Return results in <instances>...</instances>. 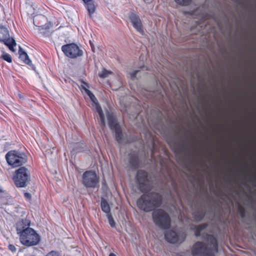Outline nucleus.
<instances>
[{"label": "nucleus", "mask_w": 256, "mask_h": 256, "mask_svg": "<svg viewBox=\"0 0 256 256\" xmlns=\"http://www.w3.org/2000/svg\"><path fill=\"white\" fill-rule=\"evenodd\" d=\"M136 180L139 190L145 194L137 201L138 207L144 212L153 211L152 220L156 226L162 229H168L171 224L168 214L162 209H156L162 204V196L156 192H150L153 187L152 182L148 178L146 172L140 170L137 172Z\"/></svg>", "instance_id": "nucleus-1"}, {"label": "nucleus", "mask_w": 256, "mask_h": 256, "mask_svg": "<svg viewBox=\"0 0 256 256\" xmlns=\"http://www.w3.org/2000/svg\"><path fill=\"white\" fill-rule=\"evenodd\" d=\"M30 222L22 220L17 224L16 232L20 235V240L26 246H36L40 240V236L33 228L30 227Z\"/></svg>", "instance_id": "nucleus-2"}, {"label": "nucleus", "mask_w": 256, "mask_h": 256, "mask_svg": "<svg viewBox=\"0 0 256 256\" xmlns=\"http://www.w3.org/2000/svg\"><path fill=\"white\" fill-rule=\"evenodd\" d=\"M217 240L211 234H206V242H196L192 250L194 256H215L218 252Z\"/></svg>", "instance_id": "nucleus-3"}, {"label": "nucleus", "mask_w": 256, "mask_h": 256, "mask_svg": "<svg viewBox=\"0 0 256 256\" xmlns=\"http://www.w3.org/2000/svg\"><path fill=\"white\" fill-rule=\"evenodd\" d=\"M107 118L110 128L115 133L116 141L119 144L130 142V141L126 138L122 132L121 126L118 122L116 116L112 113L108 112L107 114Z\"/></svg>", "instance_id": "nucleus-4"}, {"label": "nucleus", "mask_w": 256, "mask_h": 256, "mask_svg": "<svg viewBox=\"0 0 256 256\" xmlns=\"http://www.w3.org/2000/svg\"><path fill=\"white\" fill-rule=\"evenodd\" d=\"M13 180L16 187H26L30 180V171L25 166L20 167L15 171Z\"/></svg>", "instance_id": "nucleus-5"}, {"label": "nucleus", "mask_w": 256, "mask_h": 256, "mask_svg": "<svg viewBox=\"0 0 256 256\" xmlns=\"http://www.w3.org/2000/svg\"><path fill=\"white\" fill-rule=\"evenodd\" d=\"M8 164L13 168L20 166L28 160L26 155L18 150L9 151L5 156Z\"/></svg>", "instance_id": "nucleus-6"}, {"label": "nucleus", "mask_w": 256, "mask_h": 256, "mask_svg": "<svg viewBox=\"0 0 256 256\" xmlns=\"http://www.w3.org/2000/svg\"><path fill=\"white\" fill-rule=\"evenodd\" d=\"M62 50L67 57L70 58H76L82 56L84 54L83 50L74 43L62 46Z\"/></svg>", "instance_id": "nucleus-7"}, {"label": "nucleus", "mask_w": 256, "mask_h": 256, "mask_svg": "<svg viewBox=\"0 0 256 256\" xmlns=\"http://www.w3.org/2000/svg\"><path fill=\"white\" fill-rule=\"evenodd\" d=\"M98 177L94 172L88 170L82 174V184L86 188H96L98 187Z\"/></svg>", "instance_id": "nucleus-8"}, {"label": "nucleus", "mask_w": 256, "mask_h": 256, "mask_svg": "<svg viewBox=\"0 0 256 256\" xmlns=\"http://www.w3.org/2000/svg\"><path fill=\"white\" fill-rule=\"evenodd\" d=\"M128 18L134 28L140 34H143L142 22L139 16L136 13L130 12L128 14Z\"/></svg>", "instance_id": "nucleus-9"}, {"label": "nucleus", "mask_w": 256, "mask_h": 256, "mask_svg": "<svg viewBox=\"0 0 256 256\" xmlns=\"http://www.w3.org/2000/svg\"><path fill=\"white\" fill-rule=\"evenodd\" d=\"M85 90H86V94L89 96L91 100L94 102V103L95 104V105H96L95 108L99 115L101 124L102 126H106V122H105V120H104V114L103 112V111L102 110L101 106L98 104V100H96L95 96L90 92V91L87 89H86Z\"/></svg>", "instance_id": "nucleus-10"}, {"label": "nucleus", "mask_w": 256, "mask_h": 256, "mask_svg": "<svg viewBox=\"0 0 256 256\" xmlns=\"http://www.w3.org/2000/svg\"><path fill=\"white\" fill-rule=\"evenodd\" d=\"M165 238L166 240L170 243L176 244L182 242L184 241L185 236L183 235L180 236L174 231L170 230H168L165 234Z\"/></svg>", "instance_id": "nucleus-11"}, {"label": "nucleus", "mask_w": 256, "mask_h": 256, "mask_svg": "<svg viewBox=\"0 0 256 256\" xmlns=\"http://www.w3.org/2000/svg\"><path fill=\"white\" fill-rule=\"evenodd\" d=\"M128 161L130 168L134 169L138 168L140 165L138 154L135 152H130L128 155Z\"/></svg>", "instance_id": "nucleus-12"}, {"label": "nucleus", "mask_w": 256, "mask_h": 256, "mask_svg": "<svg viewBox=\"0 0 256 256\" xmlns=\"http://www.w3.org/2000/svg\"><path fill=\"white\" fill-rule=\"evenodd\" d=\"M88 12V15L92 17V14L96 12L97 5L94 0H82Z\"/></svg>", "instance_id": "nucleus-13"}, {"label": "nucleus", "mask_w": 256, "mask_h": 256, "mask_svg": "<svg viewBox=\"0 0 256 256\" xmlns=\"http://www.w3.org/2000/svg\"><path fill=\"white\" fill-rule=\"evenodd\" d=\"M18 54L20 58L26 64L31 66L32 61L30 60L28 54L23 50V49L19 46Z\"/></svg>", "instance_id": "nucleus-14"}, {"label": "nucleus", "mask_w": 256, "mask_h": 256, "mask_svg": "<svg viewBox=\"0 0 256 256\" xmlns=\"http://www.w3.org/2000/svg\"><path fill=\"white\" fill-rule=\"evenodd\" d=\"M4 44L8 46L9 49L14 52L15 50L14 48L16 46V42L14 39L12 38H8L4 40Z\"/></svg>", "instance_id": "nucleus-15"}, {"label": "nucleus", "mask_w": 256, "mask_h": 256, "mask_svg": "<svg viewBox=\"0 0 256 256\" xmlns=\"http://www.w3.org/2000/svg\"><path fill=\"white\" fill-rule=\"evenodd\" d=\"M101 208L102 210L107 214H110V206L106 200L102 198L101 200Z\"/></svg>", "instance_id": "nucleus-16"}, {"label": "nucleus", "mask_w": 256, "mask_h": 256, "mask_svg": "<svg viewBox=\"0 0 256 256\" xmlns=\"http://www.w3.org/2000/svg\"><path fill=\"white\" fill-rule=\"evenodd\" d=\"M194 216L197 221L201 220L205 216V212L202 208L194 212Z\"/></svg>", "instance_id": "nucleus-17"}, {"label": "nucleus", "mask_w": 256, "mask_h": 256, "mask_svg": "<svg viewBox=\"0 0 256 256\" xmlns=\"http://www.w3.org/2000/svg\"><path fill=\"white\" fill-rule=\"evenodd\" d=\"M207 226V224H203L198 226H196L194 227L195 229V235L196 236H201L202 232L204 230Z\"/></svg>", "instance_id": "nucleus-18"}, {"label": "nucleus", "mask_w": 256, "mask_h": 256, "mask_svg": "<svg viewBox=\"0 0 256 256\" xmlns=\"http://www.w3.org/2000/svg\"><path fill=\"white\" fill-rule=\"evenodd\" d=\"M34 24L38 28V30L41 33L43 32L42 30H48L52 26L50 23L46 24L41 26H37L35 24V20H34Z\"/></svg>", "instance_id": "nucleus-19"}, {"label": "nucleus", "mask_w": 256, "mask_h": 256, "mask_svg": "<svg viewBox=\"0 0 256 256\" xmlns=\"http://www.w3.org/2000/svg\"><path fill=\"white\" fill-rule=\"evenodd\" d=\"M112 74V72L104 69L102 72L99 74V76L100 78H104L108 77Z\"/></svg>", "instance_id": "nucleus-20"}, {"label": "nucleus", "mask_w": 256, "mask_h": 256, "mask_svg": "<svg viewBox=\"0 0 256 256\" xmlns=\"http://www.w3.org/2000/svg\"><path fill=\"white\" fill-rule=\"evenodd\" d=\"M107 218L108 220V222H109L110 224V226L112 228H114L116 226V223H115V222H114L112 214H107Z\"/></svg>", "instance_id": "nucleus-21"}, {"label": "nucleus", "mask_w": 256, "mask_h": 256, "mask_svg": "<svg viewBox=\"0 0 256 256\" xmlns=\"http://www.w3.org/2000/svg\"><path fill=\"white\" fill-rule=\"evenodd\" d=\"M175 2L182 6H188V5L190 2L191 0H174Z\"/></svg>", "instance_id": "nucleus-22"}, {"label": "nucleus", "mask_w": 256, "mask_h": 256, "mask_svg": "<svg viewBox=\"0 0 256 256\" xmlns=\"http://www.w3.org/2000/svg\"><path fill=\"white\" fill-rule=\"evenodd\" d=\"M2 58L6 61L8 62H12V58L10 54H4L2 55Z\"/></svg>", "instance_id": "nucleus-23"}, {"label": "nucleus", "mask_w": 256, "mask_h": 256, "mask_svg": "<svg viewBox=\"0 0 256 256\" xmlns=\"http://www.w3.org/2000/svg\"><path fill=\"white\" fill-rule=\"evenodd\" d=\"M238 210L240 214L242 217L244 218L245 216V213H246L245 208L243 206L239 205L238 206Z\"/></svg>", "instance_id": "nucleus-24"}, {"label": "nucleus", "mask_w": 256, "mask_h": 256, "mask_svg": "<svg viewBox=\"0 0 256 256\" xmlns=\"http://www.w3.org/2000/svg\"><path fill=\"white\" fill-rule=\"evenodd\" d=\"M46 256H60V255L58 252L52 250L47 254Z\"/></svg>", "instance_id": "nucleus-25"}, {"label": "nucleus", "mask_w": 256, "mask_h": 256, "mask_svg": "<svg viewBox=\"0 0 256 256\" xmlns=\"http://www.w3.org/2000/svg\"><path fill=\"white\" fill-rule=\"evenodd\" d=\"M8 249L13 252H16V246L13 244H10L8 245Z\"/></svg>", "instance_id": "nucleus-26"}, {"label": "nucleus", "mask_w": 256, "mask_h": 256, "mask_svg": "<svg viewBox=\"0 0 256 256\" xmlns=\"http://www.w3.org/2000/svg\"><path fill=\"white\" fill-rule=\"evenodd\" d=\"M140 72V70H135L134 72H132L130 74V76H131L132 78H136V76L138 72Z\"/></svg>", "instance_id": "nucleus-27"}, {"label": "nucleus", "mask_w": 256, "mask_h": 256, "mask_svg": "<svg viewBox=\"0 0 256 256\" xmlns=\"http://www.w3.org/2000/svg\"><path fill=\"white\" fill-rule=\"evenodd\" d=\"M24 197L26 198L27 199H30L31 198V194L28 192H25L24 194Z\"/></svg>", "instance_id": "nucleus-28"}, {"label": "nucleus", "mask_w": 256, "mask_h": 256, "mask_svg": "<svg viewBox=\"0 0 256 256\" xmlns=\"http://www.w3.org/2000/svg\"><path fill=\"white\" fill-rule=\"evenodd\" d=\"M4 191L2 190V188L0 186V194L1 193L4 192Z\"/></svg>", "instance_id": "nucleus-29"}, {"label": "nucleus", "mask_w": 256, "mask_h": 256, "mask_svg": "<svg viewBox=\"0 0 256 256\" xmlns=\"http://www.w3.org/2000/svg\"><path fill=\"white\" fill-rule=\"evenodd\" d=\"M109 256H116L114 254V253H110L109 254Z\"/></svg>", "instance_id": "nucleus-30"}, {"label": "nucleus", "mask_w": 256, "mask_h": 256, "mask_svg": "<svg viewBox=\"0 0 256 256\" xmlns=\"http://www.w3.org/2000/svg\"><path fill=\"white\" fill-rule=\"evenodd\" d=\"M252 182L254 184V186H256V181L255 180H252Z\"/></svg>", "instance_id": "nucleus-31"}]
</instances>
